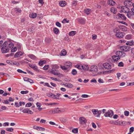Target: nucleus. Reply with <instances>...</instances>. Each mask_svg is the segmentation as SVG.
I'll return each mask as SVG.
<instances>
[{"instance_id":"obj_53","label":"nucleus","mask_w":134,"mask_h":134,"mask_svg":"<svg viewBox=\"0 0 134 134\" xmlns=\"http://www.w3.org/2000/svg\"><path fill=\"white\" fill-rule=\"evenodd\" d=\"M47 113L49 114H54L53 110H49L47 112Z\"/></svg>"},{"instance_id":"obj_58","label":"nucleus","mask_w":134,"mask_h":134,"mask_svg":"<svg viewBox=\"0 0 134 134\" xmlns=\"http://www.w3.org/2000/svg\"><path fill=\"white\" fill-rule=\"evenodd\" d=\"M9 123L8 122H5L4 123L3 126H8L9 125Z\"/></svg>"},{"instance_id":"obj_8","label":"nucleus","mask_w":134,"mask_h":134,"mask_svg":"<svg viewBox=\"0 0 134 134\" xmlns=\"http://www.w3.org/2000/svg\"><path fill=\"white\" fill-rule=\"evenodd\" d=\"M93 113L94 115H96V117H99L101 113V111L98 110L96 109H92V110Z\"/></svg>"},{"instance_id":"obj_16","label":"nucleus","mask_w":134,"mask_h":134,"mask_svg":"<svg viewBox=\"0 0 134 134\" xmlns=\"http://www.w3.org/2000/svg\"><path fill=\"white\" fill-rule=\"evenodd\" d=\"M24 53L20 51L18 52L15 54L14 57L15 58L19 57L22 56Z\"/></svg>"},{"instance_id":"obj_29","label":"nucleus","mask_w":134,"mask_h":134,"mask_svg":"<svg viewBox=\"0 0 134 134\" xmlns=\"http://www.w3.org/2000/svg\"><path fill=\"white\" fill-rule=\"evenodd\" d=\"M51 74L55 75H58L59 74L58 73L57 71L56 70H52L51 71Z\"/></svg>"},{"instance_id":"obj_50","label":"nucleus","mask_w":134,"mask_h":134,"mask_svg":"<svg viewBox=\"0 0 134 134\" xmlns=\"http://www.w3.org/2000/svg\"><path fill=\"white\" fill-rule=\"evenodd\" d=\"M32 105V103H27L25 105V107H29Z\"/></svg>"},{"instance_id":"obj_48","label":"nucleus","mask_w":134,"mask_h":134,"mask_svg":"<svg viewBox=\"0 0 134 134\" xmlns=\"http://www.w3.org/2000/svg\"><path fill=\"white\" fill-rule=\"evenodd\" d=\"M29 92V91H21L20 92V93L22 94H27Z\"/></svg>"},{"instance_id":"obj_17","label":"nucleus","mask_w":134,"mask_h":134,"mask_svg":"<svg viewBox=\"0 0 134 134\" xmlns=\"http://www.w3.org/2000/svg\"><path fill=\"white\" fill-rule=\"evenodd\" d=\"M112 58L113 60L115 62H117L118 60L120 59L119 57L116 54L113 56Z\"/></svg>"},{"instance_id":"obj_28","label":"nucleus","mask_w":134,"mask_h":134,"mask_svg":"<svg viewBox=\"0 0 134 134\" xmlns=\"http://www.w3.org/2000/svg\"><path fill=\"white\" fill-rule=\"evenodd\" d=\"M110 10L111 12L114 14L116 13L117 12L116 9L114 7H111L110 8Z\"/></svg>"},{"instance_id":"obj_11","label":"nucleus","mask_w":134,"mask_h":134,"mask_svg":"<svg viewBox=\"0 0 134 134\" xmlns=\"http://www.w3.org/2000/svg\"><path fill=\"white\" fill-rule=\"evenodd\" d=\"M91 71L94 73L97 72L98 69L97 66L95 65L92 66L91 67Z\"/></svg>"},{"instance_id":"obj_7","label":"nucleus","mask_w":134,"mask_h":134,"mask_svg":"<svg viewBox=\"0 0 134 134\" xmlns=\"http://www.w3.org/2000/svg\"><path fill=\"white\" fill-rule=\"evenodd\" d=\"M115 54L118 55L120 58H121L125 57V53L123 51H118L116 52Z\"/></svg>"},{"instance_id":"obj_45","label":"nucleus","mask_w":134,"mask_h":134,"mask_svg":"<svg viewBox=\"0 0 134 134\" xmlns=\"http://www.w3.org/2000/svg\"><path fill=\"white\" fill-rule=\"evenodd\" d=\"M14 10L15 11L19 13H20L21 11V10L19 8H15L14 9Z\"/></svg>"},{"instance_id":"obj_23","label":"nucleus","mask_w":134,"mask_h":134,"mask_svg":"<svg viewBox=\"0 0 134 134\" xmlns=\"http://www.w3.org/2000/svg\"><path fill=\"white\" fill-rule=\"evenodd\" d=\"M64 85L65 86L68 88H72L73 87L72 85L70 83H65Z\"/></svg>"},{"instance_id":"obj_59","label":"nucleus","mask_w":134,"mask_h":134,"mask_svg":"<svg viewBox=\"0 0 134 134\" xmlns=\"http://www.w3.org/2000/svg\"><path fill=\"white\" fill-rule=\"evenodd\" d=\"M38 130L41 131H44L45 130V129L41 127H39Z\"/></svg>"},{"instance_id":"obj_46","label":"nucleus","mask_w":134,"mask_h":134,"mask_svg":"<svg viewBox=\"0 0 134 134\" xmlns=\"http://www.w3.org/2000/svg\"><path fill=\"white\" fill-rule=\"evenodd\" d=\"M118 65L119 67H122L124 66V64L122 62H120L118 63Z\"/></svg>"},{"instance_id":"obj_64","label":"nucleus","mask_w":134,"mask_h":134,"mask_svg":"<svg viewBox=\"0 0 134 134\" xmlns=\"http://www.w3.org/2000/svg\"><path fill=\"white\" fill-rule=\"evenodd\" d=\"M9 101L7 100H4L3 102V103L4 104H9Z\"/></svg>"},{"instance_id":"obj_37","label":"nucleus","mask_w":134,"mask_h":134,"mask_svg":"<svg viewBox=\"0 0 134 134\" xmlns=\"http://www.w3.org/2000/svg\"><path fill=\"white\" fill-rule=\"evenodd\" d=\"M75 31H72L69 32V35L70 36H73L75 34Z\"/></svg>"},{"instance_id":"obj_63","label":"nucleus","mask_w":134,"mask_h":134,"mask_svg":"<svg viewBox=\"0 0 134 134\" xmlns=\"http://www.w3.org/2000/svg\"><path fill=\"white\" fill-rule=\"evenodd\" d=\"M25 104V103L24 102H22L21 101H20L19 102V105L20 106H21L22 105H24Z\"/></svg>"},{"instance_id":"obj_5","label":"nucleus","mask_w":134,"mask_h":134,"mask_svg":"<svg viewBox=\"0 0 134 134\" xmlns=\"http://www.w3.org/2000/svg\"><path fill=\"white\" fill-rule=\"evenodd\" d=\"M114 112L111 110H109L107 112L105 113L104 115V116L105 117H111L113 115Z\"/></svg>"},{"instance_id":"obj_18","label":"nucleus","mask_w":134,"mask_h":134,"mask_svg":"<svg viewBox=\"0 0 134 134\" xmlns=\"http://www.w3.org/2000/svg\"><path fill=\"white\" fill-rule=\"evenodd\" d=\"M127 13V15L128 18L130 19L133 18V16L134 12L132 11L131 12V11L129 12V11Z\"/></svg>"},{"instance_id":"obj_40","label":"nucleus","mask_w":134,"mask_h":134,"mask_svg":"<svg viewBox=\"0 0 134 134\" xmlns=\"http://www.w3.org/2000/svg\"><path fill=\"white\" fill-rule=\"evenodd\" d=\"M72 132L74 133H76L78 132V129L77 128L74 129L72 130Z\"/></svg>"},{"instance_id":"obj_9","label":"nucleus","mask_w":134,"mask_h":134,"mask_svg":"<svg viewBox=\"0 0 134 134\" xmlns=\"http://www.w3.org/2000/svg\"><path fill=\"white\" fill-rule=\"evenodd\" d=\"M121 10H120V12L121 13L123 12L126 13L129 11V9L126 6H123L121 7Z\"/></svg>"},{"instance_id":"obj_13","label":"nucleus","mask_w":134,"mask_h":134,"mask_svg":"<svg viewBox=\"0 0 134 134\" xmlns=\"http://www.w3.org/2000/svg\"><path fill=\"white\" fill-rule=\"evenodd\" d=\"M79 121L81 124H86L87 122V120L85 118L80 117L79 118Z\"/></svg>"},{"instance_id":"obj_6","label":"nucleus","mask_w":134,"mask_h":134,"mask_svg":"<svg viewBox=\"0 0 134 134\" xmlns=\"http://www.w3.org/2000/svg\"><path fill=\"white\" fill-rule=\"evenodd\" d=\"M131 47L128 46H122L120 47V49L125 52H128L130 51Z\"/></svg>"},{"instance_id":"obj_24","label":"nucleus","mask_w":134,"mask_h":134,"mask_svg":"<svg viewBox=\"0 0 134 134\" xmlns=\"http://www.w3.org/2000/svg\"><path fill=\"white\" fill-rule=\"evenodd\" d=\"M108 4L110 5L113 6L115 4V2L112 0H109L108 2Z\"/></svg>"},{"instance_id":"obj_43","label":"nucleus","mask_w":134,"mask_h":134,"mask_svg":"<svg viewBox=\"0 0 134 134\" xmlns=\"http://www.w3.org/2000/svg\"><path fill=\"white\" fill-rule=\"evenodd\" d=\"M29 109L25 108L22 111V112L24 113H28Z\"/></svg>"},{"instance_id":"obj_19","label":"nucleus","mask_w":134,"mask_h":134,"mask_svg":"<svg viewBox=\"0 0 134 134\" xmlns=\"http://www.w3.org/2000/svg\"><path fill=\"white\" fill-rule=\"evenodd\" d=\"M116 123L117 124V125H120L125 126L126 125V122L124 121H117Z\"/></svg>"},{"instance_id":"obj_54","label":"nucleus","mask_w":134,"mask_h":134,"mask_svg":"<svg viewBox=\"0 0 134 134\" xmlns=\"http://www.w3.org/2000/svg\"><path fill=\"white\" fill-rule=\"evenodd\" d=\"M124 114L126 116H128L129 114V112L127 111H125L124 112Z\"/></svg>"},{"instance_id":"obj_25","label":"nucleus","mask_w":134,"mask_h":134,"mask_svg":"<svg viewBox=\"0 0 134 134\" xmlns=\"http://www.w3.org/2000/svg\"><path fill=\"white\" fill-rule=\"evenodd\" d=\"M126 44L127 45L132 46L134 45V42L132 41H127L126 43Z\"/></svg>"},{"instance_id":"obj_57","label":"nucleus","mask_w":134,"mask_h":134,"mask_svg":"<svg viewBox=\"0 0 134 134\" xmlns=\"http://www.w3.org/2000/svg\"><path fill=\"white\" fill-rule=\"evenodd\" d=\"M134 130V128L133 127H131L130 128V132H132Z\"/></svg>"},{"instance_id":"obj_10","label":"nucleus","mask_w":134,"mask_h":134,"mask_svg":"<svg viewBox=\"0 0 134 134\" xmlns=\"http://www.w3.org/2000/svg\"><path fill=\"white\" fill-rule=\"evenodd\" d=\"M124 4L127 7H131L133 5L132 2L128 0L125 1L124 2Z\"/></svg>"},{"instance_id":"obj_56","label":"nucleus","mask_w":134,"mask_h":134,"mask_svg":"<svg viewBox=\"0 0 134 134\" xmlns=\"http://www.w3.org/2000/svg\"><path fill=\"white\" fill-rule=\"evenodd\" d=\"M7 63L10 65H12V61L10 60H7L6 61Z\"/></svg>"},{"instance_id":"obj_22","label":"nucleus","mask_w":134,"mask_h":134,"mask_svg":"<svg viewBox=\"0 0 134 134\" xmlns=\"http://www.w3.org/2000/svg\"><path fill=\"white\" fill-rule=\"evenodd\" d=\"M66 2L65 1H61L59 3V5L62 7H64L66 5Z\"/></svg>"},{"instance_id":"obj_2","label":"nucleus","mask_w":134,"mask_h":134,"mask_svg":"<svg viewBox=\"0 0 134 134\" xmlns=\"http://www.w3.org/2000/svg\"><path fill=\"white\" fill-rule=\"evenodd\" d=\"M113 32L116 33L115 35L116 37L118 38H122L124 37L125 34L124 33L120 32V30L118 28H116L113 30Z\"/></svg>"},{"instance_id":"obj_55","label":"nucleus","mask_w":134,"mask_h":134,"mask_svg":"<svg viewBox=\"0 0 134 134\" xmlns=\"http://www.w3.org/2000/svg\"><path fill=\"white\" fill-rule=\"evenodd\" d=\"M81 97L82 98H87L88 97H89L90 96L88 95H87V94H82V95Z\"/></svg>"},{"instance_id":"obj_35","label":"nucleus","mask_w":134,"mask_h":134,"mask_svg":"<svg viewBox=\"0 0 134 134\" xmlns=\"http://www.w3.org/2000/svg\"><path fill=\"white\" fill-rule=\"evenodd\" d=\"M46 63V61L44 60L40 61L38 62V64L40 66H42Z\"/></svg>"},{"instance_id":"obj_44","label":"nucleus","mask_w":134,"mask_h":134,"mask_svg":"<svg viewBox=\"0 0 134 134\" xmlns=\"http://www.w3.org/2000/svg\"><path fill=\"white\" fill-rule=\"evenodd\" d=\"M12 48H11V49H11V52H16L17 50V48L16 47H14L12 49Z\"/></svg>"},{"instance_id":"obj_27","label":"nucleus","mask_w":134,"mask_h":134,"mask_svg":"<svg viewBox=\"0 0 134 134\" xmlns=\"http://www.w3.org/2000/svg\"><path fill=\"white\" fill-rule=\"evenodd\" d=\"M28 56L31 59L35 60L36 59V58L33 54H29L28 55Z\"/></svg>"},{"instance_id":"obj_49","label":"nucleus","mask_w":134,"mask_h":134,"mask_svg":"<svg viewBox=\"0 0 134 134\" xmlns=\"http://www.w3.org/2000/svg\"><path fill=\"white\" fill-rule=\"evenodd\" d=\"M49 67V65H46L43 68V69L45 70H47L48 69Z\"/></svg>"},{"instance_id":"obj_51","label":"nucleus","mask_w":134,"mask_h":134,"mask_svg":"<svg viewBox=\"0 0 134 134\" xmlns=\"http://www.w3.org/2000/svg\"><path fill=\"white\" fill-rule=\"evenodd\" d=\"M69 20H67L66 19H64L62 21V23H69Z\"/></svg>"},{"instance_id":"obj_3","label":"nucleus","mask_w":134,"mask_h":134,"mask_svg":"<svg viewBox=\"0 0 134 134\" xmlns=\"http://www.w3.org/2000/svg\"><path fill=\"white\" fill-rule=\"evenodd\" d=\"M47 96L49 97L55 99H59V97L61 94L57 93L56 95L53 94L52 93H49L47 94Z\"/></svg>"},{"instance_id":"obj_52","label":"nucleus","mask_w":134,"mask_h":134,"mask_svg":"<svg viewBox=\"0 0 134 134\" xmlns=\"http://www.w3.org/2000/svg\"><path fill=\"white\" fill-rule=\"evenodd\" d=\"M75 67L79 69H82V67H81V65L80 66V65H79V64H77L75 66Z\"/></svg>"},{"instance_id":"obj_39","label":"nucleus","mask_w":134,"mask_h":134,"mask_svg":"<svg viewBox=\"0 0 134 134\" xmlns=\"http://www.w3.org/2000/svg\"><path fill=\"white\" fill-rule=\"evenodd\" d=\"M71 73L73 75H75L77 74V71L75 69H73Z\"/></svg>"},{"instance_id":"obj_38","label":"nucleus","mask_w":134,"mask_h":134,"mask_svg":"<svg viewBox=\"0 0 134 134\" xmlns=\"http://www.w3.org/2000/svg\"><path fill=\"white\" fill-rule=\"evenodd\" d=\"M6 130L10 132H12L13 131L14 129L13 128H7L6 129Z\"/></svg>"},{"instance_id":"obj_62","label":"nucleus","mask_w":134,"mask_h":134,"mask_svg":"<svg viewBox=\"0 0 134 134\" xmlns=\"http://www.w3.org/2000/svg\"><path fill=\"white\" fill-rule=\"evenodd\" d=\"M90 81L91 82H94L95 83H96L97 82L96 80L94 79L91 80Z\"/></svg>"},{"instance_id":"obj_33","label":"nucleus","mask_w":134,"mask_h":134,"mask_svg":"<svg viewBox=\"0 0 134 134\" xmlns=\"http://www.w3.org/2000/svg\"><path fill=\"white\" fill-rule=\"evenodd\" d=\"M66 54V51L65 49H63L60 53V55L61 56H64Z\"/></svg>"},{"instance_id":"obj_30","label":"nucleus","mask_w":134,"mask_h":134,"mask_svg":"<svg viewBox=\"0 0 134 134\" xmlns=\"http://www.w3.org/2000/svg\"><path fill=\"white\" fill-rule=\"evenodd\" d=\"M91 12V10L90 9H86L84 10L85 13L87 15L89 14Z\"/></svg>"},{"instance_id":"obj_1","label":"nucleus","mask_w":134,"mask_h":134,"mask_svg":"<svg viewBox=\"0 0 134 134\" xmlns=\"http://www.w3.org/2000/svg\"><path fill=\"white\" fill-rule=\"evenodd\" d=\"M14 44L10 41H5L3 44L1 48L2 53H5L8 52L10 49L13 48Z\"/></svg>"},{"instance_id":"obj_34","label":"nucleus","mask_w":134,"mask_h":134,"mask_svg":"<svg viewBox=\"0 0 134 134\" xmlns=\"http://www.w3.org/2000/svg\"><path fill=\"white\" fill-rule=\"evenodd\" d=\"M81 67L82 69L84 70H87L88 67V65H81Z\"/></svg>"},{"instance_id":"obj_47","label":"nucleus","mask_w":134,"mask_h":134,"mask_svg":"<svg viewBox=\"0 0 134 134\" xmlns=\"http://www.w3.org/2000/svg\"><path fill=\"white\" fill-rule=\"evenodd\" d=\"M55 25L59 27H62L61 24L58 22H57L55 23Z\"/></svg>"},{"instance_id":"obj_36","label":"nucleus","mask_w":134,"mask_h":134,"mask_svg":"<svg viewBox=\"0 0 134 134\" xmlns=\"http://www.w3.org/2000/svg\"><path fill=\"white\" fill-rule=\"evenodd\" d=\"M60 68H61L63 70H67V71H69V69H68L67 67L66 66H62V65H60Z\"/></svg>"},{"instance_id":"obj_41","label":"nucleus","mask_w":134,"mask_h":134,"mask_svg":"<svg viewBox=\"0 0 134 134\" xmlns=\"http://www.w3.org/2000/svg\"><path fill=\"white\" fill-rule=\"evenodd\" d=\"M132 35H128L126 36V38L127 39H130L132 38Z\"/></svg>"},{"instance_id":"obj_12","label":"nucleus","mask_w":134,"mask_h":134,"mask_svg":"<svg viewBox=\"0 0 134 134\" xmlns=\"http://www.w3.org/2000/svg\"><path fill=\"white\" fill-rule=\"evenodd\" d=\"M103 65L105 69H111V65L107 63H104L103 64Z\"/></svg>"},{"instance_id":"obj_14","label":"nucleus","mask_w":134,"mask_h":134,"mask_svg":"<svg viewBox=\"0 0 134 134\" xmlns=\"http://www.w3.org/2000/svg\"><path fill=\"white\" fill-rule=\"evenodd\" d=\"M29 67L33 69L34 70L37 72H39V70L38 69L37 67L35 65L29 64Z\"/></svg>"},{"instance_id":"obj_42","label":"nucleus","mask_w":134,"mask_h":134,"mask_svg":"<svg viewBox=\"0 0 134 134\" xmlns=\"http://www.w3.org/2000/svg\"><path fill=\"white\" fill-rule=\"evenodd\" d=\"M59 68V66L57 64H55L52 67V69H58Z\"/></svg>"},{"instance_id":"obj_60","label":"nucleus","mask_w":134,"mask_h":134,"mask_svg":"<svg viewBox=\"0 0 134 134\" xmlns=\"http://www.w3.org/2000/svg\"><path fill=\"white\" fill-rule=\"evenodd\" d=\"M44 86H47V87L50 88H52V86H50V85H49L48 83H44Z\"/></svg>"},{"instance_id":"obj_4","label":"nucleus","mask_w":134,"mask_h":134,"mask_svg":"<svg viewBox=\"0 0 134 134\" xmlns=\"http://www.w3.org/2000/svg\"><path fill=\"white\" fill-rule=\"evenodd\" d=\"M115 17L117 19L125 20L126 19V17L124 14L119 13H118Z\"/></svg>"},{"instance_id":"obj_20","label":"nucleus","mask_w":134,"mask_h":134,"mask_svg":"<svg viewBox=\"0 0 134 134\" xmlns=\"http://www.w3.org/2000/svg\"><path fill=\"white\" fill-rule=\"evenodd\" d=\"M53 111L54 114L59 113L63 112V111L60 110L59 108H55L53 109Z\"/></svg>"},{"instance_id":"obj_15","label":"nucleus","mask_w":134,"mask_h":134,"mask_svg":"<svg viewBox=\"0 0 134 134\" xmlns=\"http://www.w3.org/2000/svg\"><path fill=\"white\" fill-rule=\"evenodd\" d=\"M119 30L123 31H127V27L124 25H120L119 26Z\"/></svg>"},{"instance_id":"obj_31","label":"nucleus","mask_w":134,"mask_h":134,"mask_svg":"<svg viewBox=\"0 0 134 134\" xmlns=\"http://www.w3.org/2000/svg\"><path fill=\"white\" fill-rule=\"evenodd\" d=\"M37 16V14L36 13H32L30 15V16L32 18H35Z\"/></svg>"},{"instance_id":"obj_32","label":"nucleus","mask_w":134,"mask_h":134,"mask_svg":"<svg viewBox=\"0 0 134 134\" xmlns=\"http://www.w3.org/2000/svg\"><path fill=\"white\" fill-rule=\"evenodd\" d=\"M53 30L54 33L56 34H58L59 32V30L57 27H54L53 28Z\"/></svg>"},{"instance_id":"obj_26","label":"nucleus","mask_w":134,"mask_h":134,"mask_svg":"<svg viewBox=\"0 0 134 134\" xmlns=\"http://www.w3.org/2000/svg\"><path fill=\"white\" fill-rule=\"evenodd\" d=\"M78 21L81 24H83L85 23V21L84 19L82 18H79L77 19Z\"/></svg>"},{"instance_id":"obj_21","label":"nucleus","mask_w":134,"mask_h":134,"mask_svg":"<svg viewBox=\"0 0 134 134\" xmlns=\"http://www.w3.org/2000/svg\"><path fill=\"white\" fill-rule=\"evenodd\" d=\"M65 65L69 70L71 67L72 63L71 62H66L65 63Z\"/></svg>"},{"instance_id":"obj_61","label":"nucleus","mask_w":134,"mask_h":134,"mask_svg":"<svg viewBox=\"0 0 134 134\" xmlns=\"http://www.w3.org/2000/svg\"><path fill=\"white\" fill-rule=\"evenodd\" d=\"M98 82L100 83H102L104 82L103 80L100 78L98 80Z\"/></svg>"}]
</instances>
